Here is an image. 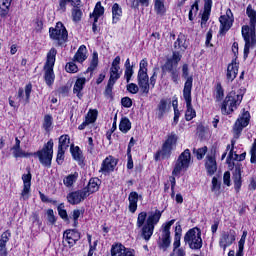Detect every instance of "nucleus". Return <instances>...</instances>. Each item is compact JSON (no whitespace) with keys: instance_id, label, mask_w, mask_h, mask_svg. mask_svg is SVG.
<instances>
[{"instance_id":"f257e3e1","label":"nucleus","mask_w":256,"mask_h":256,"mask_svg":"<svg viewBox=\"0 0 256 256\" xmlns=\"http://www.w3.org/2000/svg\"><path fill=\"white\" fill-rule=\"evenodd\" d=\"M161 219V211L156 210L155 212H149L147 217V212H140L137 217L136 226L140 230V237L142 239L149 241L153 236V231H155V226L159 223Z\"/></svg>"},{"instance_id":"f03ea898","label":"nucleus","mask_w":256,"mask_h":256,"mask_svg":"<svg viewBox=\"0 0 256 256\" xmlns=\"http://www.w3.org/2000/svg\"><path fill=\"white\" fill-rule=\"evenodd\" d=\"M246 15L250 19V26L245 25L242 27V36L245 41L244 59H247V57H249V49L251 47H255L256 45V10L253 9V6H251V4L247 6Z\"/></svg>"},{"instance_id":"7ed1b4c3","label":"nucleus","mask_w":256,"mask_h":256,"mask_svg":"<svg viewBox=\"0 0 256 256\" xmlns=\"http://www.w3.org/2000/svg\"><path fill=\"white\" fill-rule=\"evenodd\" d=\"M250 117L251 115L249 114L248 111H246L242 114L240 118L237 119V121L234 124V127H233L234 139L231 140L232 148L227 158V163L230 169H233V166H231L230 159H233L234 161H245V157H247V153L245 152L240 155L235 154V157H233V147H235V143L237 142V139H239V137L241 136V132L243 131V128L249 125Z\"/></svg>"},{"instance_id":"20e7f679","label":"nucleus","mask_w":256,"mask_h":256,"mask_svg":"<svg viewBox=\"0 0 256 256\" xmlns=\"http://www.w3.org/2000/svg\"><path fill=\"white\" fill-rule=\"evenodd\" d=\"M55 57H57V49L51 48L47 54V60L44 65V79L48 87H51V85L55 83V73L53 72V67H55Z\"/></svg>"},{"instance_id":"39448f33","label":"nucleus","mask_w":256,"mask_h":256,"mask_svg":"<svg viewBox=\"0 0 256 256\" xmlns=\"http://www.w3.org/2000/svg\"><path fill=\"white\" fill-rule=\"evenodd\" d=\"M178 139L179 137L176 135L175 132H171L170 134H168L167 139L163 143L161 150L156 153L155 160L159 161V157H161L162 159H169V157H171V151H173V149H175V147L177 146Z\"/></svg>"},{"instance_id":"423d86ee","label":"nucleus","mask_w":256,"mask_h":256,"mask_svg":"<svg viewBox=\"0 0 256 256\" xmlns=\"http://www.w3.org/2000/svg\"><path fill=\"white\" fill-rule=\"evenodd\" d=\"M34 154V157H38L41 165L51 167V161H53V140H49L41 150L34 152Z\"/></svg>"},{"instance_id":"0eeeda50","label":"nucleus","mask_w":256,"mask_h":256,"mask_svg":"<svg viewBox=\"0 0 256 256\" xmlns=\"http://www.w3.org/2000/svg\"><path fill=\"white\" fill-rule=\"evenodd\" d=\"M184 241L190 249H201L203 247V239L201 238V230L199 228L190 229L184 236Z\"/></svg>"},{"instance_id":"6e6552de","label":"nucleus","mask_w":256,"mask_h":256,"mask_svg":"<svg viewBox=\"0 0 256 256\" xmlns=\"http://www.w3.org/2000/svg\"><path fill=\"white\" fill-rule=\"evenodd\" d=\"M217 103L221 104V113L222 115H231L241 105V98L236 97H225L218 98Z\"/></svg>"},{"instance_id":"1a4fd4ad","label":"nucleus","mask_w":256,"mask_h":256,"mask_svg":"<svg viewBox=\"0 0 256 256\" xmlns=\"http://www.w3.org/2000/svg\"><path fill=\"white\" fill-rule=\"evenodd\" d=\"M191 163V152L189 151V149L184 150V152H182L175 164V167L172 171V175H180L181 171H187V169H189V165Z\"/></svg>"},{"instance_id":"9d476101","label":"nucleus","mask_w":256,"mask_h":256,"mask_svg":"<svg viewBox=\"0 0 256 256\" xmlns=\"http://www.w3.org/2000/svg\"><path fill=\"white\" fill-rule=\"evenodd\" d=\"M50 39L54 41H58V45H63L65 41H67L69 34L67 33V29L63 25V23L58 22L55 28L49 29Z\"/></svg>"},{"instance_id":"9b49d317","label":"nucleus","mask_w":256,"mask_h":256,"mask_svg":"<svg viewBox=\"0 0 256 256\" xmlns=\"http://www.w3.org/2000/svg\"><path fill=\"white\" fill-rule=\"evenodd\" d=\"M175 223V220H170L168 223L163 225L162 239L160 243L161 249L166 250L171 245V227Z\"/></svg>"},{"instance_id":"f8f14e48","label":"nucleus","mask_w":256,"mask_h":256,"mask_svg":"<svg viewBox=\"0 0 256 256\" xmlns=\"http://www.w3.org/2000/svg\"><path fill=\"white\" fill-rule=\"evenodd\" d=\"M171 111V99L169 98H162L156 107V116L157 119L161 120L167 113Z\"/></svg>"},{"instance_id":"ddd939ff","label":"nucleus","mask_w":256,"mask_h":256,"mask_svg":"<svg viewBox=\"0 0 256 256\" xmlns=\"http://www.w3.org/2000/svg\"><path fill=\"white\" fill-rule=\"evenodd\" d=\"M231 17H233V12H231V9L226 11V15L220 16V35H225V33L231 29V26L233 25V20Z\"/></svg>"},{"instance_id":"4468645a","label":"nucleus","mask_w":256,"mask_h":256,"mask_svg":"<svg viewBox=\"0 0 256 256\" xmlns=\"http://www.w3.org/2000/svg\"><path fill=\"white\" fill-rule=\"evenodd\" d=\"M182 76L187 79L184 84V97H191V89L193 87V77H189V66L184 64L182 67Z\"/></svg>"},{"instance_id":"2eb2a0df","label":"nucleus","mask_w":256,"mask_h":256,"mask_svg":"<svg viewBox=\"0 0 256 256\" xmlns=\"http://www.w3.org/2000/svg\"><path fill=\"white\" fill-rule=\"evenodd\" d=\"M87 197H89L87 190H80L69 193L67 199L70 205H79V203H81V201H85Z\"/></svg>"},{"instance_id":"dca6fc26","label":"nucleus","mask_w":256,"mask_h":256,"mask_svg":"<svg viewBox=\"0 0 256 256\" xmlns=\"http://www.w3.org/2000/svg\"><path fill=\"white\" fill-rule=\"evenodd\" d=\"M115 167H117V159H115L113 156H108L102 162L100 173L106 175V173L115 171Z\"/></svg>"},{"instance_id":"f3484780","label":"nucleus","mask_w":256,"mask_h":256,"mask_svg":"<svg viewBox=\"0 0 256 256\" xmlns=\"http://www.w3.org/2000/svg\"><path fill=\"white\" fill-rule=\"evenodd\" d=\"M111 256H135V253L123 244H114L111 247Z\"/></svg>"},{"instance_id":"a211bd4d","label":"nucleus","mask_w":256,"mask_h":256,"mask_svg":"<svg viewBox=\"0 0 256 256\" xmlns=\"http://www.w3.org/2000/svg\"><path fill=\"white\" fill-rule=\"evenodd\" d=\"M235 231L230 230L228 232H224L220 238V247L223 248L225 251L227 247H230V245H233V242L235 241Z\"/></svg>"},{"instance_id":"6ab92c4d","label":"nucleus","mask_w":256,"mask_h":256,"mask_svg":"<svg viewBox=\"0 0 256 256\" xmlns=\"http://www.w3.org/2000/svg\"><path fill=\"white\" fill-rule=\"evenodd\" d=\"M22 181L24 186L21 192V197L25 201L29 199V193H31V173L23 174Z\"/></svg>"},{"instance_id":"aec40b11","label":"nucleus","mask_w":256,"mask_h":256,"mask_svg":"<svg viewBox=\"0 0 256 256\" xmlns=\"http://www.w3.org/2000/svg\"><path fill=\"white\" fill-rule=\"evenodd\" d=\"M65 241H67L69 247H73L79 239H81V234L75 230H67L64 233Z\"/></svg>"},{"instance_id":"412c9836","label":"nucleus","mask_w":256,"mask_h":256,"mask_svg":"<svg viewBox=\"0 0 256 256\" xmlns=\"http://www.w3.org/2000/svg\"><path fill=\"white\" fill-rule=\"evenodd\" d=\"M205 167L208 175H215L217 171V160L215 159V156L213 155L206 156Z\"/></svg>"},{"instance_id":"4be33fe9","label":"nucleus","mask_w":256,"mask_h":256,"mask_svg":"<svg viewBox=\"0 0 256 256\" xmlns=\"http://www.w3.org/2000/svg\"><path fill=\"white\" fill-rule=\"evenodd\" d=\"M138 79V85L140 90L142 91V93H145L147 95V93H149V75H144V74H140L137 76Z\"/></svg>"},{"instance_id":"5701e85b","label":"nucleus","mask_w":256,"mask_h":256,"mask_svg":"<svg viewBox=\"0 0 256 256\" xmlns=\"http://www.w3.org/2000/svg\"><path fill=\"white\" fill-rule=\"evenodd\" d=\"M204 1V12L202 14L201 25H204L209 21V15H211V7H213V0H203Z\"/></svg>"},{"instance_id":"b1692460","label":"nucleus","mask_w":256,"mask_h":256,"mask_svg":"<svg viewBox=\"0 0 256 256\" xmlns=\"http://www.w3.org/2000/svg\"><path fill=\"white\" fill-rule=\"evenodd\" d=\"M233 181H234V188L239 191L241 189V164L235 165V170L233 172Z\"/></svg>"},{"instance_id":"393cba45","label":"nucleus","mask_w":256,"mask_h":256,"mask_svg":"<svg viewBox=\"0 0 256 256\" xmlns=\"http://www.w3.org/2000/svg\"><path fill=\"white\" fill-rule=\"evenodd\" d=\"M12 155L15 157V159L19 158H25V157H33L35 154L25 152L23 149H21V146H13L11 148Z\"/></svg>"},{"instance_id":"a878e982","label":"nucleus","mask_w":256,"mask_h":256,"mask_svg":"<svg viewBox=\"0 0 256 256\" xmlns=\"http://www.w3.org/2000/svg\"><path fill=\"white\" fill-rule=\"evenodd\" d=\"M129 211L135 213L137 211V202L139 201V194L137 192H131L128 197Z\"/></svg>"},{"instance_id":"bb28decb","label":"nucleus","mask_w":256,"mask_h":256,"mask_svg":"<svg viewBox=\"0 0 256 256\" xmlns=\"http://www.w3.org/2000/svg\"><path fill=\"white\" fill-rule=\"evenodd\" d=\"M99 183H101V180H99V178L90 179L87 187L84 188V191H87L88 196L91 193H96V191H99Z\"/></svg>"},{"instance_id":"cd10ccee","label":"nucleus","mask_w":256,"mask_h":256,"mask_svg":"<svg viewBox=\"0 0 256 256\" xmlns=\"http://www.w3.org/2000/svg\"><path fill=\"white\" fill-rule=\"evenodd\" d=\"M186 101V121H191L194 117L197 116V112H195V109H193V105L191 104V97H186L185 98Z\"/></svg>"},{"instance_id":"c85d7f7f","label":"nucleus","mask_w":256,"mask_h":256,"mask_svg":"<svg viewBox=\"0 0 256 256\" xmlns=\"http://www.w3.org/2000/svg\"><path fill=\"white\" fill-rule=\"evenodd\" d=\"M237 73H239V66L237 63L229 64L226 74L228 81H234V79L237 77Z\"/></svg>"},{"instance_id":"c756f323","label":"nucleus","mask_w":256,"mask_h":256,"mask_svg":"<svg viewBox=\"0 0 256 256\" xmlns=\"http://www.w3.org/2000/svg\"><path fill=\"white\" fill-rule=\"evenodd\" d=\"M105 14V8L101 6V2H97L93 13L90 14V19H94L95 23L99 21V17H103Z\"/></svg>"},{"instance_id":"7c9ffc66","label":"nucleus","mask_w":256,"mask_h":256,"mask_svg":"<svg viewBox=\"0 0 256 256\" xmlns=\"http://www.w3.org/2000/svg\"><path fill=\"white\" fill-rule=\"evenodd\" d=\"M174 47L176 49H181L182 51H185L189 47V45L187 44V37L185 36V34L180 33L178 35V38L174 43Z\"/></svg>"},{"instance_id":"2f4dec72","label":"nucleus","mask_w":256,"mask_h":256,"mask_svg":"<svg viewBox=\"0 0 256 256\" xmlns=\"http://www.w3.org/2000/svg\"><path fill=\"white\" fill-rule=\"evenodd\" d=\"M87 59V47L85 45H81L74 55V61L77 63H83Z\"/></svg>"},{"instance_id":"473e14b6","label":"nucleus","mask_w":256,"mask_h":256,"mask_svg":"<svg viewBox=\"0 0 256 256\" xmlns=\"http://www.w3.org/2000/svg\"><path fill=\"white\" fill-rule=\"evenodd\" d=\"M121 133H129L131 131V120L127 117H122L119 124Z\"/></svg>"},{"instance_id":"72a5a7b5","label":"nucleus","mask_w":256,"mask_h":256,"mask_svg":"<svg viewBox=\"0 0 256 256\" xmlns=\"http://www.w3.org/2000/svg\"><path fill=\"white\" fill-rule=\"evenodd\" d=\"M70 152L72 154L74 161L83 163V152L78 146H75V147L71 146Z\"/></svg>"},{"instance_id":"f704fd0d","label":"nucleus","mask_w":256,"mask_h":256,"mask_svg":"<svg viewBox=\"0 0 256 256\" xmlns=\"http://www.w3.org/2000/svg\"><path fill=\"white\" fill-rule=\"evenodd\" d=\"M123 15V10L121 9V6H119L117 3L113 4L112 6V23H117L119 21V18Z\"/></svg>"},{"instance_id":"c9c22d12","label":"nucleus","mask_w":256,"mask_h":256,"mask_svg":"<svg viewBox=\"0 0 256 256\" xmlns=\"http://www.w3.org/2000/svg\"><path fill=\"white\" fill-rule=\"evenodd\" d=\"M1 12H0V16L1 17H7V15H9V9L11 7V3H13V0H1Z\"/></svg>"},{"instance_id":"e433bc0d","label":"nucleus","mask_w":256,"mask_h":256,"mask_svg":"<svg viewBox=\"0 0 256 256\" xmlns=\"http://www.w3.org/2000/svg\"><path fill=\"white\" fill-rule=\"evenodd\" d=\"M125 74L124 77L126 79V82L129 83L131 81V77H133V66L131 65V62L129 59L126 60L125 62Z\"/></svg>"},{"instance_id":"4c0bfd02","label":"nucleus","mask_w":256,"mask_h":256,"mask_svg":"<svg viewBox=\"0 0 256 256\" xmlns=\"http://www.w3.org/2000/svg\"><path fill=\"white\" fill-rule=\"evenodd\" d=\"M69 143H71V139L69 138V135L60 136L58 149L67 151V149H69Z\"/></svg>"},{"instance_id":"58836bf2","label":"nucleus","mask_w":256,"mask_h":256,"mask_svg":"<svg viewBox=\"0 0 256 256\" xmlns=\"http://www.w3.org/2000/svg\"><path fill=\"white\" fill-rule=\"evenodd\" d=\"M247 239V231L244 230L241 239L238 242V251L236 256H243V249H245V241Z\"/></svg>"},{"instance_id":"ea45409f","label":"nucleus","mask_w":256,"mask_h":256,"mask_svg":"<svg viewBox=\"0 0 256 256\" xmlns=\"http://www.w3.org/2000/svg\"><path fill=\"white\" fill-rule=\"evenodd\" d=\"M98 115L99 111H97V109H90L85 117V121L92 125V123H95V121H97Z\"/></svg>"},{"instance_id":"a19ab883","label":"nucleus","mask_w":256,"mask_h":256,"mask_svg":"<svg viewBox=\"0 0 256 256\" xmlns=\"http://www.w3.org/2000/svg\"><path fill=\"white\" fill-rule=\"evenodd\" d=\"M77 177H79V174L77 172L66 176L63 179V183H64L65 187H73V184L75 183V181H77Z\"/></svg>"},{"instance_id":"79ce46f5","label":"nucleus","mask_w":256,"mask_h":256,"mask_svg":"<svg viewBox=\"0 0 256 256\" xmlns=\"http://www.w3.org/2000/svg\"><path fill=\"white\" fill-rule=\"evenodd\" d=\"M97 65H99V56L97 55V52H94L92 55L90 66L87 69V72L92 73V71H95V69H97Z\"/></svg>"},{"instance_id":"37998d69","label":"nucleus","mask_w":256,"mask_h":256,"mask_svg":"<svg viewBox=\"0 0 256 256\" xmlns=\"http://www.w3.org/2000/svg\"><path fill=\"white\" fill-rule=\"evenodd\" d=\"M85 78H79L76 80L73 92L76 93L77 97H79V94L81 93V90L83 89V85H85Z\"/></svg>"},{"instance_id":"c03bdc74","label":"nucleus","mask_w":256,"mask_h":256,"mask_svg":"<svg viewBox=\"0 0 256 256\" xmlns=\"http://www.w3.org/2000/svg\"><path fill=\"white\" fill-rule=\"evenodd\" d=\"M120 68H110V78L109 81L111 83H116L117 80L121 77V72H119Z\"/></svg>"},{"instance_id":"a18cd8bd","label":"nucleus","mask_w":256,"mask_h":256,"mask_svg":"<svg viewBox=\"0 0 256 256\" xmlns=\"http://www.w3.org/2000/svg\"><path fill=\"white\" fill-rule=\"evenodd\" d=\"M82 17H83V11L81 10V8L72 9V20L74 21V23H79Z\"/></svg>"},{"instance_id":"49530a36","label":"nucleus","mask_w":256,"mask_h":256,"mask_svg":"<svg viewBox=\"0 0 256 256\" xmlns=\"http://www.w3.org/2000/svg\"><path fill=\"white\" fill-rule=\"evenodd\" d=\"M154 9L157 15H165V4L161 0H156Z\"/></svg>"},{"instance_id":"de8ad7c7","label":"nucleus","mask_w":256,"mask_h":256,"mask_svg":"<svg viewBox=\"0 0 256 256\" xmlns=\"http://www.w3.org/2000/svg\"><path fill=\"white\" fill-rule=\"evenodd\" d=\"M175 67H177V64H174V62L171 59H168L166 63L162 66L163 75H165V73H169Z\"/></svg>"},{"instance_id":"09e8293b","label":"nucleus","mask_w":256,"mask_h":256,"mask_svg":"<svg viewBox=\"0 0 256 256\" xmlns=\"http://www.w3.org/2000/svg\"><path fill=\"white\" fill-rule=\"evenodd\" d=\"M53 125V116L47 114L44 116V122L43 127L45 131H49L51 129V126Z\"/></svg>"},{"instance_id":"8fccbe9b","label":"nucleus","mask_w":256,"mask_h":256,"mask_svg":"<svg viewBox=\"0 0 256 256\" xmlns=\"http://www.w3.org/2000/svg\"><path fill=\"white\" fill-rule=\"evenodd\" d=\"M199 11V2L196 1L192 6L191 9L189 11V21H193V14L197 15V12Z\"/></svg>"},{"instance_id":"3c124183","label":"nucleus","mask_w":256,"mask_h":256,"mask_svg":"<svg viewBox=\"0 0 256 256\" xmlns=\"http://www.w3.org/2000/svg\"><path fill=\"white\" fill-rule=\"evenodd\" d=\"M65 69L67 73H77V71H79L77 64L74 62L67 63Z\"/></svg>"},{"instance_id":"603ef678","label":"nucleus","mask_w":256,"mask_h":256,"mask_svg":"<svg viewBox=\"0 0 256 256\" xmlns=\"http://www.w3.org/2000/svg\"><path fill=\"white\" fill-rule=\"evenodd\" d=\"M147 60L143 59L141 60L140 62V68H139V71H138V75H147Z\"/></svg>"},{"instance_id":"864d4df0","label":"nucleus","mask_w":256,"mask_h":256,"mask_svg":"<svg viewBox=\"0 0 256 256\" xmlns=\"http://www.w3.org/2000/svg\"><path fill=\"white\" fill-rule=\"evenodd\" d=\"M58 213H59V216L61 217V219H65V220L68 219L67 210L65 209V205L64 204H60L58 206Z\"/></svg>"},{"instance_id":"5fc2aeb1","label":"nucleus","mask_w":256,"mask_h":256,"mask_svg":"<svg viewBox=\"0 0 256 256\" xmlns=\"http://www.w3.org/2000/svg\"><path fill=\"white\" fill-rule=\"evenodd\" d=\"M79 217H81V210L79 209H76V210H73L72 212V219L74 221V226L77 227V225H79Z\"/></svg>"},{"instance_id":"6e6d98bb","label":"nucleus","mask_w":256,"mask_h":256,"mask_svg":"<svg viewBox=\"0 0 256 256\" xmlns=\"http://www.w3.org/2000/svg\"><path fill=\"white\" fill-rule=\"evenodd\" d=\"M207 153V146H204L198 150H196V157L199 161H201V159H203V157H205Z\"/></svg>"},{"instance_id":"4d7b16f0","label":"nucleus","mask_w":256,"mask_h":256,"mask_svg":"<svg viewBox=\"0 0 256 256\" xmlns=\"http://www.w3.org/2000/svg\"><path fill=\"white\" fill-rule=\"evenodd\" d=\"M64 160H65V150L58 148V153L56 158L58 165H61V163H63Z\"/></svg>"},{"instance_id":"13d9d810","label":"nucleus","mask_w":256,"mask_h":256,"mask_svg":"<svg viewBox=\"0 0 256 256\" xmlns=\"http://www.w3.org/2000/svg\"><path fill=\"white\" fill-rule=\"evenodd\" d=\"M47 217H48V222L50 225H55V222L57 219H55V213L53 212V209H49L47 211Z\"/></svg>"},{"instance_id":"bf43d9fd","label":"nucleus","mask_w":256,"mask_h":256,"mask_svg":"<svg viewBox=\"0 0 256 256\" xmlns=\"http://www.w3.org/2000/svg\"><path fill=\"white\" fill-rule=\"evenodd\" d=\"M20 103H21V98H19V97L9 98V105L11 107L17 108V107H19Z\"/></svg>"},{"instance_id":"052dcab7","label":"nucleus","mask_w":256,"mask_h":256,"mask_svg":"<svg viewBox=\"0 0 256 256\" xmlns=\"http://www.w3.org/2000/svg\"><path fill=\"white\" fill-rule=\"evenodd\" d=\"M127 91H129V93H132V95H135V93L139 92V86H137V84L135 83H130L127 85Z\"/></svg>"},{"instance_id":"680f3d73","label":"nucleus","mask_w":256,"mask_h":256,"mask_svg":"<svg viewBox=\"0 0 256 256\" xmlns=\"http://www.w3.org/2000/svg\"><path fill=\"white\" fill-rule=\"evenodd\" d=\"M68 3H69V0H59L58 11H61V13H65V11H67Z\"/></svg>"},{"instance_id":"e2e57ef3","label":"nucleus","mask_w":256,"mask_h":256,"mask_svg":"<svg viewBox=\"0 0 256 256\" xmlns=\"http://www.w3.org/2000/svg\"><path fill=\"white\" fill-rule=\"evenodd\" d=\"M10 237H11V233H9L8 231L4 232L1 235L0 244L7 245V242L9 241Z\"/></svg>"},{"instance_id":"0e129e2a","label":"nucleus","mask_w":256,"mask_h":256,"mask_svg":"<svg viewBox=\"0 0 256 256\" xmlns=\"http://www.w3.org/2000/svg\"><path fill=\"white\" fill-rule=\"evenodd\" d=\"M113 85H115V82L108 81L105 89V95H107L108 97H111V95H113Z\"/></svg>"},{"instance_id":"69168bd1","label":"nucleus","mask_w":256,"mask_h":256,"mask_svg":"<svg viewBox=\"0 0 256 256\" xmlns=\"http://www.w3.org/2000/svg\"><path fill=\"white\" fill-rule=\"evenodd\" d=\"M171 75V78H172V81L174 83H177L178 79H179V70H177V67H175L173 70H171L170 72Z\"/></svg>"},{"instance_id":"338daca9","label":"nucleus","mask_w":256,"mask_h":256,"mask_svg":"<svg viewBox=\"0 0 256 256\" xmlns=\"http://www.w3.org/2000/svg\"><path fill=\"white\" fill-rule=\"evenodd\" d=\"M121 104L123 107L129 108L133 105V100L130 97H123L121 100Z\"/></svg>"},{"instance_id":"774afa93","label":"nucleus","mask_w":256,"mask_h":256,"mask_svg":"<svg viewBox=\"0 0 256 256\" xmlns=\"http://www.w3.org/2000/svg\"><path fill=\"white\" fill-rule=\"evenodd\" d=\"M250 155H251L250 163L256 165V148L250 149Z\"/></svg>"}]
</instances>
